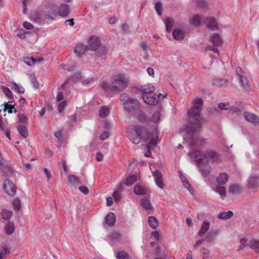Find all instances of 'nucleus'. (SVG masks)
Listing matches in <instances>:
<instances>
[{
    "instance_id": "nucleus-1",
    "label": "nucleus",
    "mask_w": 259,
    "mask_h": 259,
    "mask_svg": "<svg viewBox=\"0 0 259 259\" xmlns=\"http://www.w3.org/2000/svg\"><path fill=\"white\" fill-rule=\"evenodd\" d=\"M203 101L202 99L197 98L194 100L192 107L188 111L189 116L188 120L189 125L186 126L185 131L190 136L192 139L191 145L195 146L197 151H199L200 149L204 148L206 144V139H196L192 135L196 133L201 126L200 120V114L203 105Z\"/></svg>"
},
{
    "instance_id": "nucleus-2",
    "label": "nucleus",
    "mask_w": 259,
    "mask_h": 259,
    "mask_svg": "<svg viewBox=\"0 0 259 259\" xmlns=\"http://www.w3.org/2000/svg\"><path fill=\"white\" fill-rule=\"evenodd\" d=\"M69 13V8L67 4H61L59 6H53L50 7L46 11L41 12H35L31 15L35 21L37 23H40L45 20H53L57 16L61 17H66Z\"/></svg>"
},
{
    "instance_id": "nucleus-3",
    "label": "nucleus",
    "mask_w": 259,
    "mask_h": 259,
    "mask_svg": "<svg viewBox=\"0 0 259 259\" xmlns=\"http://www.w3.org/2000/svg\"><path fill=\"white\" fill-rule=\"evenodd\" d=\"M128 80L123 74L114 76L110 84L102 83V88L105 92H119L122 91L127 86Z\"/></svg>"
},
{
    "instance_id": "nucleus-4",
    "label": "nucleus",
    "mask_w": 259,
    "mask_h": 259,
    "mask_svg": "<svg viewBox=\"0 0 259 259\" xmlns=\"http://www.w3.org/2000/svg\"><path fill=\"white\" fill-rule=\"evenodd\" d=\"M129 139L134 144H139L142 140L147 142L150 138V135L147 130L142 126H138L135 127V130L128 135Z\"/></svg>"
},
{
    "instance_id": "nucleus-5",
    "label": "nucleus",
    "mask_w": 259,
    "mask_h": 259,
    "mask_svg": "<svg viewBox=\"0 0 259 259\" xmlns=\"http://www.w3.org/2000/svg\"><path fill=\"white\" fill-rule=\"evenodd\" d=\"M201 23H203L207 28L213 30L218 29V23L213 17L207 18L202 20L199 15H194L190 19V23L195 26L200 25Z\"/></svg>"
},
{
    "instance_id": "nucleus-6",
    "label": "nucleus",
    "mask_w": 259,
    "mask_h": 259,
    "mask_svg": "<svg viewBox=\"0 0 259 259\" xmlns=\"http://www.w3.org/2000/svg\"><path fill=\"white\" fill-rule=\"evenodd\" d=\"M101 44L100 38L96 35H93L89 38L86 46L88 50L95 51Z\"/></svg>"
},
{
    "instance_id": "nucleus-7",
    "label": "nucleus",
    "mask_w": 259,
    "mask_h": 259,
    "mask_svg": "<svg viewBox=\"0 0 259 259\" xmlns=\"http://www.w3.org/2000/svg\"><path fill=\"white\" fill-rule=\"evenodd\" d=\"M161 96H162V95L161 94L156 95L155 93L151 94H143L142 98L145 103L152 105H156L158 103L159 98Z\"/></svg>"
},
{
    "instance_id": "nucleus-8",
    "label": "nucleus",
    "mask_w": 259,
    "mask_h": 259,
    "mask_svg": "<svg viewBox=\"0 0 259 259\" xmlns=\"http://www.w3.org/2000/svg\"><path fill=\"white\" fill-rule=\"evenodd\" d=\"M123 104L124 109L128 111L137 109L140 106L139 102L134 98L128 99Z\"/></svg>"
},
{
    "instance_id": "nucleus-9",
    "label": "nucleus",
    "mask_w": 259,
    "mask_h": 259,
    "mask_svg": "<svg viewBox=\"0 0 259 259\" xmlns=\"http://www.w3.org/2000/svg\"><path fill=\"white\" fill-rule=\"evenodd\" d=\"M108 50V48L106 46L101 44L98 49L95 51L97 59L99 60H105L106 59Z\"/></svg>"
},
{
    "instance_id": "nucleus-10",
    "label": "nucleus",
    "mask_w": 259,
    "mask_h": 259,
    "mask_svg": "<svg viewBox=\"0 0 259 259\" xmlns=\"http://www.w3.org/2000/svg\"><path fill=\"white\" fill-rule=\"evenodd\" d=\"M4 188L6 192L10 195H14L16 193V186L9 179L5 180Z\"/></svg>"
},
{
    "instance_id": "nucleus-11",
    "label": "nucleus",
    "mask_w": 259,
    "mask_h": 259,
    "mask_svg": "<svg viewBox=\"0 0 259 259\" xmlns=\"http://www.w3.org/2000/svg\"><path fill=\"white\" fill-rule=\"evenodd\" d=\"M0 172L5 177H10L13 173V169L11 165H5L0 162Z\"/></svg>"
},
{
    "instance_id": "nucleus-12",
    "label": "nucleus",
    "mask_w": 259,
    "mask_h": 259,
    "mask_svg": "<svg viewBox=\"0 0 259 259\" xmlns=\"http://www.w3.org/2000/svg\"><path fill=\"white\" fill-rule=\"evenodd\" d=\"M243 116L246 121L254 124H256L259 123V118L255 114L250 112H244L243 113Z\"/></svg>"
},
{
    "instance_id": "nucleus-13",
    "label": "nucleus",
    "mask_w": 259,
    "mask_h": 259,
    "mask_svg": "<svg viewBox=\"0 0 259 259\" xmlns=\"http://www.w3.org/2000/svg\"><path fill=\"white\" fill-rule=\"evenodd\" d=\"M138 90L143 93V94H151L154 93L155 88L152 84L149 83L140 87Z\"/></svg>"
},
{
    "instance_id": "nucleus-14",
    "label": "nucleus",
    "mask_w": 259,
    "mask_h": 259,
    "mask_svg": "<svg viewBox=\"0 0 259 259\" xmlns=\"http://www.w3.org/2000/svg\"><path fill=\"white\" fill-rule=\"evenodd\" d=\"M153 176L156 185L161 189H163L164 185L163 184L162 177L161 172L157 170H155L153 172Z\"/></svg>"
},
{
    "instance_id": "nucleus-15",
    "label": "nucleus",
    "mask_w": 259,
    "mask_h": 259,
    "mask_svg": "<svg viewBox=\"0 0 259 259\" xmlns=\"http://www.w3.org/2000/svg\"><path fill=\"white\" fill-rule=\"evenodd\" d=\"M134 193L136 195H147L150 193V191L148 189L146 188L144 186L137 184L134 187Z\"/></svg>"
},
{
    "instance_id": "nucleus-16",
    "label": "nucleus",
    "mask_w": 259,
    "mask_h": 259,
    "mask_svg": "<svg viewBox=\"0 0 259 259\" xmlns=\"http://www.w3.org/2000/svg\"><path fill=\"white\" fill-rule=\"evenodd\" d=\"M248 188L252 190L255 189L259 186V177H251L248 181Z\"/></svg>"
},
{
    "instance_id": "nucleus-17",
    "label": "nucleus",
    "mask_w": 259,
    "mask_h": 259,
    "mask_svg": "<svg viewBox=\"0 0 259 259\" xmlns=\"http://www.w3.org/2000/svg\"><path fill=\"white\" fill-rule=\"evenodd\" d=\"M116 222V216L112 212H110L105 218V222L108 226H113Z\"/></svg>"
},
{
    "instance_id": "nucleus-18",
    "label": "nucleus",
    "mask_w": 259,
    "mask_h": 259,
    "mask_svg": "<svg viewBox=\"0 0 259 259\" xmlns=\"http://www.w3.org/2000/svg\"><path fill=\"white\" fill-rule=\"evenodd\" d=\"M204 157L206 159H212L213 161H217L219 160V155L213 150H209L205 152Z\"/></svg>"
},
{
    "instance_id": "nucleus-19",
    "label": "nucleus",
    "mask_w": 259,
    "mask_h": 259,
    "mask_svg": "<svg viewBox=\"0 0 259 259\" xmlns=\"http://www.w3.org/2000/svg\"><path fill=\"white\" fill-rule=\"evenodd\" d=\"M172 35L175 39L181 40L183 39L185 37V32L183 30L180 28H177L173 31Z\"/></svg>"
},
{
    "instance_id": "nucleus-20",
    "label": "nucleus",
    "mask_w": 259,
    "mask_h": 259,
    "mask_svg": "<svg viewBox=\"0 0 259 259\" xmlns=\"http://www.w3.org/2000/svg\"><path fill=\"white\" fill-rule=\"evenodd\" d=\"M87 50H88L87 46L82 44H79L74 48V52L79 55L84 54Z\"/></svg>"
},
{
    "instance_id": "nucleus-21",
    "label": "nucleus",
    "mask_w": 259,
    "mask_h": 259,
    "mask_svg": "<svg viewBox=\"0 0 259 259\" xmlns=\"http://www.w3.org/2000/svg\"><path fill=\"white\" fill-rule=\"evenodd\" d=\"M210 224L207 222H204L202 223L201 229L198 232V235L200 237L203 236L208 231L209 228Z\"/></svg>"
},
{
    "instance_id": "nucleus-22",
    "label": "nucleus",
    "mask_w": 259,
    "mask_h": 259,
    "mask_svg": "<svg viewBox=\"0 0 259 259\" xmlns=\"http://www.w3.org/2000/svg\"><path fill=\"white\" fill-rule=\"evenodd\" d=\"M228 83V82L226 79L222 78H215L212 81V84L218 87L226 86Z\"/></svg>"
},
{
    "instance_id": "nucleus-23",
    "label": "nucleus",
    "mask_w": 259,
    "mask_h": 259,
    "mask_svg": "<svg viewBox=\"0 0 259 259\" xmlns=\"http://www.w3.org/2000/svg\"><path fill=\"white\" fill-rule=\"evenodd\" d=\"M228 179V176L226 173H221L217 179V183L219 185H224Z\"/></svg>"
},
{
    "instance_id": "nucleus-24",
    "label": "nucleus",
    "mask_w": 259,
    "mask_h": 259,
    "mask_svg": "<svg viewBox=\"0 0 259 259\" xmlns=\"http://www.w3.org/2000/svg\"><path fill=\"white\" fill-rule=\"evenodd\" d=\"M212 43L217 46L222 45L223 41L220 36L218 33H214L211 37Z\"/></svg>"
},
{
    "instance_id": "nucleus-25",
    "label": "nucleus",
    "mask_w": 259,
    "mask_h": 259,
    "mask_svg": "<svg viewBox=\"0 0 259 259\" xmlns=\"http://www.w3.org/2000/svg\"><path fill=\"white\" fill-rule=\"evenodd\" d=\"M148 224L153 229H156L158 226V221L157 219L153 216L148 217Z\"/></svg>"
},
{
    "instance_id": "nucleus-26",
    "label": "nucleus",
    "mask_w": 259,
    "mask_h": 259,
    "mask_svg": "<svg viewBox=\"0 0 259 259\" xmlns=\"http://www.w3.org/2000/svg\"><path fill=\"white\" fill-rule=\"evenodd\" d=\"M248 245L255 252H259V240L252 239L249 241Z\"/></svg>"
},
{
    "instance_id": "nucleus-27",
    "label": "nucleus",
    "mask_w": 259,
    "mask_h": 259,
    "mask_svg": "<svg viewBox=\"0 0 259 259\" xmlns=\"http://www.w3.org/2000/svg\"><path fill=\"white\" fill-rule=\"evenodd\" d=\"M5 232L7 234H12L15 230V225L13 222H9L5 227Z\"/></svg>"
},
{
    "instance_id": "nucleus-28",
    "label": "nucleus",
    "mask_w": 259,
    "mask_h": 259,
    "mask_svg": "<svg viewBox=\"0 0 259 259\" xmlns=\"http://www.w3.org/2000/svg\"><path fill=\"white\" fill-rule=\"evenodd\" d=\"M174 23L175 21L171 18H168L165 19V24L167 31L170 32L171 30Z\"/></svg>"
},
{
    "instance_id": "nucleus-29",
    "label": "nucleus",
    "mask_w": 259,
    "mask_h": 259,
    "mask_svg": "<svg viewBox=\"0 0 259 259\" xmlns=\"http://www.w3.org/2000/svg\"><path fill=\"white\" fill-rule=\"evenodd\" d=\"M141 205L145 209H150L152 208V205L150 202V200L147 198H145L141 200Z\"/></svg>"
},
{
    "instance_id": "nucleus-30",
    "label": "nucleus",
    "mask_w": 259,
    "mask_h": 259,
    "mask_svg": "<svg viewBox=\"0 0 259 259\" xmlns=\"http://www.w3.org/2000/svg\"><path fill=\"white\" fill-rule=\"evenodd\" d=\"M137 181V176L136 175H133L128 176L125 180L124 184L126 186H131L135 182Z\"/></svg>"
},
{
    "instance_id": "nucleus-31",
    "label": "nucleus",
    "mask_w": 259,
    "mask_h": 259,
    "mask_svg": "<svg viewBox=\"0 0 259 259\" xmlns=\"http://www.w3.org/2000/svg\"><path fill=\"white\" fill-rule=\"evenodd\" d=\"M241 190V187L238 185L230 186L229 188L228 192L231 194L238 193Z\"/></svg>"
},
{
    "instance_id": "nucleus-32",
    "label": "nucleus",
    "mask_w": 259,
    "mask_h": 259,
    "mask_svg": "<svg viewBox=\"0 0 259 259\" xmlns=\"http://www.w3.org/2000/svg\"><path fill=\"white\" fill-rule=\"evenodd\" d=\"M233 215V211H223L219 215V218L222 220H228Z\"/></svg>"
},
{
    "instance_id": "nucleus-33",
    "label": "nucleus",
    "mask_w": 259,
    "mask_h": 259,
    "mask_svg": "<svg viewBox=\"0 0 259 259\" xmlns=\"http://www.w3.org/2000/svg\"><path fill=\"white\" fill-rule=\"evenodd\" d=\"M19 134L24 138H26L28 136V132L26 127L24 125H20L17 127Z\"/></svg>"
},
{
    "instance_id": "nucleus-34",
    "label": "nucleus",
    "mask_w": 259,
    "mask_h": 259,
    "mask_svg": "<svg viewBox=\"0 0 259 259\" xmlns=\"http://www.w3.org/2000/svg\"><path fill=\"white\" fill-rule=\"evenodd\" d=\"M109 113V109L106 107H101L99 111V115L102 118L106 117Z\"/></svg>"
},
{
    "instance_id": "nucleus-35",
    "label": "nucleus",
    "mask_w": 259,
    "mask_h": 259,
    "mask_svg": "<svg viewBox=\"0 0 259 259\" xmlns=\"http://www.w3.org/2000/svg\"><path fill=\"white\" fill-rule=\"evenodd\" d=\"M158 136L155 134L152 138H151L150 141L147 144V147L149 148H151L153 147H155L157 144V139Z\"/></svg>"
},
{
    "instance_id": "nucleus-36",
    "label": "nucleus",
    "mask_w": 259,
    "mask_h": 259,
    "mask_svg": "<svg viewBox=\"0 0 259 259\" xmlns=\"http://www.w3.org/2000/svg\"><path fill=\"white\" fill-rule=\"evenodd\" d=\"M10 253V248L4 246L2 249H0V259H3L6 255H8Z\"/></svg>"
},
{
    "instance_id": "nucleus-37",
    "label": "nucleus",
    "mask_w": 259,
    "mask_h": 259,
    "mask_svg": "<svg viewBox=\"0 0 259 259\" xmlns=\"http://www.w3.org/2000/svg\"><path fill=\"white\" fill-rule=\"evenodd\" d=\"M215 191L220 195L222 199L224 198L226 196V189L224 187L217 186Z\"/></svg>"
},
{
    "instance_id": "nucleus-38",
    "label": "nucleus",
    "mask_w": 259,
    "mask_h": 259,
    "mask_svg": "<svg viewBox=\"0 0 259 259\" xmlns=\"http://www.w3.org/2000/svg\"><path fill=\"white\" fill-rule=\"evenodd\" d=\"M121 237V235L118 232H113L109 235V238L111 241H117Z\"/></svg>"
},
{
    "instance_id": "nucleus-39",
    "label": "nucleus",
    "mask_w": 259,
    "mask_h": 259,
    "mask_svg": "<svg viewBox=\"0 0 259 259\" xmlns=\"http://www.w3.org/2000/svg\"><path fill=\"white\" fill-rule=\"evenodd\" d=\"M12 205L15 210H19L21 208L20 200L17 198L12 201Z\"/></svg>"
},
{
    "instance_id": "nucleus-40",
    "label": "nucleus",
    "mask_w": 259,
    "mask_h": 259,
    "mask_svg": "<svg viewBox=\"0 0 259 259\" xmlns=\"http://www.w3.org/2000/svg\"><path fill=\"white\" fill-rule=\"evenodd\" d=\"M118 259H129L128 254L124 251H119L117 253Z\"/></svg>"
},
{
    "instance_id": "nucleus-41",
    "label": "nucleus",
    "mask_w": 259,
    "mask_h": 259,
    "mask_svg": "<svg viewBox=\"0 0 259 259\" xmlns=\"http://www.w3.org/2000/svg\"><path fill=\"white\" fill-rule=\"evenodd\" d=\"M36 62V60L31 57H26L24 58V62L28 65L31 66Z\"/></svg>"
},
{
    "instance_id": "nucleus-42",
    "label": "nucleus",
    "mask_w": 259,
    "mask_h": 259,
    "mask_svg": "<svg viewBox=\"0 0 259 259\" xmlns=\"http://www.w3.org/2000/svg\"><path fill=\"white\" fill-rule=\"evenodd\" d=\"M68 181L70 183H78L79 179L74 175H70L68 176Z\"/></svg>"
},
{
    "instance_id": "nucleus-43",
    "label": "nucleus",
    "mask_w": 259,
    "mask_h": 259,
    "mask_svg": "<svg viewBox=\"0 0 259 259\" xmlns=\"http://www.w3.org/2000/svg\"><path fill=\"white\" fill-rule=\"evenodd\" d=\"M160 117V115L159 112H155L151 116L150 120L154 123H157L158 122Z\"/></svg>"
},
{
    "instance_id": "nucleus-44",
    "label": "nucleus",
    "mask_w": 259,
    "mask_h": 259,
    "mask_svg": "<svg viewBox=\"0 0 259 259\" xmlns=\"http://www.w3.org/2000/svg\"><path fill=\"white\" fill-rule=\"evenodd\" d=\"M12 215V211H2L1 216L5 220H9Z\"/></svg>"
},
{
    "instance_id": "nucleus-45",
    "label": "nucleus",
    "mask_w": 259,
    "mask_h": 259,
    "mask_svg": "<svg viewBox=\"0 0 259 259\" xmlns=\"http://www.w3.org/2000/svg\"><path fill=\"white\" fill-rule=\"evenodd\" d=\"M155 9L159 15H161L162 6V4L160 2H157L155 5Z\"/></svg>"
},
{
    "instance_id": "nucleus-46",
    "label": "nucleus",
    "mask_w": 259,
    "mask_h": 259,
    "mask_svg": "<svg viewBox=\"0 0 259 259\" xmlns=\"http://www.w3.org/2000/svg\"><path fill=\"white\" fill-rule=\"evenodd\" d=\"M68 78L69 79V80H71L74 82H76L81 79V76L79 73H76L73 74L72 76L68 77Z\"/></svg>"
},
{
    "instance_id": "nucleus-47",
    "label": "nucleus",
    "mask_w": 259,
    "mask_h": 259,
    "mask_svg": "<svg viewBox=\"0 0 259 259\" xmlns=\"http://www.w3.org/2000/svg\"><path fill=\"white\" fill-rule=\"evenodd\" d=\"M18 119L20 122L25 123L28 120V117L24 114H19L18 115Z\"/></svg>"
},
{
    "instance_id": "nucleus-48",
    "label": "nucleus",
    "mask_w": 259,
    "mask_h": 259,
    "mask_svg": "<svg viewBox=\"0 0 259 259\" xmlns=\"http://www.w3.org/2000/svg\"><path fill=\"white\" fill-rule=\"evenodd\" d=\"M13 109H14V106L6 103L5 104L4 111H7L9 113L13 112Z\"/></svg>"
},
{
    "instance_id": "nucleus-49",
    "label": "nucleus",
    "mask_w": 259,
    "mask_h": 259,
    "mask_svg": "<svg viewBox=\"0 0 259 259\" xmlns=\"http://www.w3.org/2000/svg\"><path fill=\"white\" fill-rule=\"evenodd\" d=\"M240 243L239 249L242 250L248 244V241L246 239L242 238L240 240Z\"/></svg>"
},
{
    "instance_id": "nucleus-50",
    "label": "nucleus",
    "mask_w": 259,
    "mask_h": 259,
    "mask_svg": "<svg viewBox=\"0 0 259 259\" xmlns=\"http://www.w3.org/2000/svg\"><path fill=\"white\" fill-rule=\"evenodd\" d=\"M113 197L115 201H119L122 198L120 193L118 191H115L113 193Z\"/></svg>"
},
{
    "instance_id": "nucleus-51",
    "label": "nucleus",
    "mask_w": 259,
    "mask_h": 259,
    "mask_svg": "<svg viewBox=\"0 0 259 259\" xmlns=\"http://www.w3.org/2000/svg\"><path fill=\"white\" fill-rule=\"evenodd\" d=\"M218 107L221 110H227L229 108L228 103H220L219 104Z\"/></svg>"
},
{
    "instance_id": "nucleus-52",
    "label": "nucleus",
    "mask_w": 259,
    "mask_h": 259,
    "mask_svg": "<svg viewBox=\"0 0 259 259\" xmlns=\"http://www.w3.org/2000/svg\"><path fill=\"white\" fill-rule=\"evenodd\" d=\"M201 253L203 254V259H206L208 257L209 250L206 248H203L201 249Z\"/></svg>"
},
{
    "instance_id": "nucleus-53",
    "label": "nucleus",
    "mask_w": 259,
    "mask_h": 259,
    "mask_svg": "<svg viewBox=\"0 0 259 259\" xmlns=\"http://www.w3.org/2000/svg\"><path fill=\"white\" fill-rule=\"evenodd\" d=\"M79 190L84 194H88L89 193V189L85 186H81L79 187Z\"/></svg>"
},
{
    "instance_id": "nucleus-54",
    "label": "nucleus",
    "mask_w": 259,
    "mask_h": 259,
    "mask_svg": "<svg viewBox=\"0 0 259 259\" xmlns=\"http://www.w3.org/2000/svg\"><path fill=\"white\" fill-rule=\"evenodd\" d=\"M240 81L242 82L243 85L244 87H246V86L248 84V79L246 77L243 76L242 75H240Z\"/></svg>"
},
{
    "instance_id": "nucleus-55",
    "label": "nucleus",
    "mask_w": 259,
    "mask_h": 259,
    "mask_svg": "<svg viewBox=\"0 0 259 259\" xmlns=\"http://www.w3.org/2000/svg\"><path fill=\"white\" fill-rule=\"evenodd\" d=\"M23 26L25 28L28 29V30L32 29H33V27H34L33 25L31 23H30L28 22H27V21L24 22L23 23Z\"/></svg>"
},
{
    "instance_id": "nucleus-56",
    "label": "nucleus",
    "mask_w": 259,
    "mask_h": 259,
    "mask_svg": "<svg viewBox=\"0 0 259 259\" xmlns=\"http://www.w3.org/2000/svg\"><path fill=\"white\" fill-rule=\"evenodd\" d=\"M3 91L4 92L7 97L10 98L12 96V93L8 88L4 87L3 89Z\"/></svg>"
},
{
    "instance_id": "nucleus-57",
    "label": "nucleus",
    "mask_w": 259,
    "mask_h": 259,
    "mask_svg": "<svg viewBox=\"0 0 259 259\" xmlns=\"http://www.w3.org/2000/svg\"><path fill=\"white\" fill-rule=\"evenodd\" d=\"M109 134L108 132H104L101 134L100 138L101 140L104 141L109 137Z\"/></svg>"
},
{
    "instance_id": "nucleus-58",
    "label": "nucleus",
    "mask_w": 259,
    "mask_h": 259,
    "mask_svg": "<svg viewBox=\"0 0 259 259\" xmlns=\"http://www.w3.org/2000/svg\"><path fill=\"white\" fill-rule=\"evenodd\" d=\"M14 90L20 93H23L24 92V89L22 87H19L16 83L14 84Z\"/></svg>"
},
{
    "instance_id": "nucleus-59",
    "label": "nucleus",
    "mask_w": 259,
    "mask_h": 259,
    "mask_svg": "<svg viewBox=\"0 0 259 259\" xmlns=\"http://www.w3.org/2000/svg\"><path fill=\"white\" fill-rule=\"evenodd\" d=\"M197 6L198 7H206L207 5V3L203 0H198L197 2Z\"/></svg>"
},
{
    "instance_id": "nucleus-60",
    "label": "nucleus",
    "mask_w": 259,
    "mask_h": 259,
    "mask_svg": "<svg viewBox=\"0 0 259 259\" xmlns=\"http://www.w3.org/2000/svg\"><path fill=\"white\" fill-rule=\"evenodd\" d=\"M65 105H66V103L65 101L60 102L58 106V111L59 112H62L65 106Z\"/></svg>"
},
{
    "instance_id": "nucleus-61",
    "label": "nucleus",
    "mask_w": 259,
    "mask_h": 259,
    "mask_svg": "<svg viewBox=\"0 0 259 259\" xmlns=\"http://www.w3.org/2000/svg\"><path fill=\"white\" fill-rule=\"evenodd\" d=\"M128 99H130V98H128V95L127 94L122 93L120 96V100L121 101L123 102V103L127 101Z\"/></svg>"
},
{
    "instance_id": "nucleus-62",
    "label": "nucleus",
    "mask_w": 259,
    "mask_h": 259,
    "mask_svg": "<svg viewBox=\"0 0 259 259\" xmlns=\"http://www.w3.org/2000/svg\"><path fill=\"white\" fill-rule=\"evenodd\" d=\"M61 130L55 132L54 133V136L58 139V141H60L62 140Z\"/></svg>"
},
{
    "instance_id": "nucleus-63",
    "label": "nucleus",
    "mask_w": 259,
    "mask_h": 259,
    "mask_svg": "<svg viewBox=\"0 0 259 259\" xmlns=\"http://www.w3.org/2000/svg\"><path fill=\"white\" fill-rule=\"evenodd\" d=\"M183 183L184 186L186 188H187L190 192H191L192 191V189L191 187L190 184L189 183V182L188 180L185 182H183V183Z\"/></svg>"
},
{
    "instance_id": "nucleus-64",
    "label": "nucleus",
    "mask_w": 259,
    "mask_h": 259,
    "mask_svg": "<svg viewBox=\"0 0 259 259\" xmlns=\"http://www.w3.org/2000/svg\"><path fill=\"white\" fill-rule=\"evenodd\" d=\"M31 83L35 88H38L39 87V83L37 81L36 77L35 76H33L31 78Z\"/></svg>"
}]
</instances>
